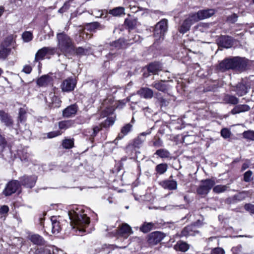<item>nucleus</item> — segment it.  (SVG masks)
Here are the masks:
<instances>
[{
  "mask_svg": "<svg viewBox=\"0 0 254 254\" xmlns=\"http://www.w3.org/2000/svg\"><path fill=\"white\" fill-rule=\"evenodd\" d=\"M21 185L28 188H32L34 186L37 180V177L35 175H24L20 179Z\"/></svg>",
  "mask_w": 254,
  "mask_h": 254,
  "instance_id": "obj_10",
  "label": "nucleus"
},
{
  "mask_svg": "<svg viewBox=\"0 0 254 254\" xmlns=\"http://www.w3.org/2000/svg\"><path fill=\"white\" fill-rule=\"evenodd\" d=\"M32 70L31 67L29 65H26L24 66L22 71L25 72L26 74H29Z\"/></svg>",
  "mask_w": 254,
  "mask_h": 254,
  "instance_id": "obj_61",
  "label": "nucleus"
},
{
  "mask_svg": "<svg viewBox=\"0 0 254 254\" xmlns=\"http://www.w3.org/2000/svg\"><path fill=\"white\" fill-rule=\"evenodd\" d=\"M250 110V107L246 104L239 105L236 106L231 111V114L235 115L242 112L248 111Z\"/></svg>",
  "mask_w": 254,
  "mask_h": 254,
  "instance_id": "obj_23",
  "label": "nucleus"
},
{
  "mask_svg": "<svg viewBox=\"0 0 254 254\" xmlns=\"http://www.w3.org/2000/svg\"><path fill=\"white\" fill-rule=\"evenodd\" d=\"M243 136L247 140L254 141V130H248L243 132Z\"/></svg>",
  "mask_w": 254,
  "mask_h": 254,
  "instance_id": "obj_42",
  "label": "nucleus"
},
{
  "mask_svg": "<svg viewBox=\"0 0 254 254\" xmlns=\"http://www.w3.org/2000/svg\"><path fill=\"white\" fill-rule=\"evenodd\" d=\"M167 28L168 22L166 19H162L155 25L154 29V37L155 42L164 38Z\"/></svg>",
  "mask_w": 254,
  "mask_h": 254,
  "instance_id": "obj_3",
  "label": "nucleus"
},
{
  "mask_svg": "<svg viewBox=\"0 0 254 254\" xmlns=\"http://www.w3.org/2000/svg\"><path fill=\"white\" fill-rule=\"evenodd\" d=\"M52 225V232L53 233H58L60 231L61 228L60 223L57 220L56 216H52L51 218Z\"/></svg>",
  "mask_w": 254,
  "mask_h": 254,
  "instance_id": "obj_26",
  "label": "nucleus"
},
{
  "mask_svg": "<svg viewBox=\"0 0 254 254\" xmlns=\"http://www.w3.org/2000/svg\"><path fill=\"white\" fill-rule=\"evenodd\" d=\"M151 86L158 91L163 93H167L170 88L168 84V81L160 80L154 81L151 85Z\"/></svg>",
  "mask_w": 254,
  "mask_h": 254,
  "instance_id": "obj_9",
  "label": "nucleus"
},
{
  "mask_svg": "<svg viewBox=\"0 0 254 254\" xmlns=\"http://www.w3.org/2000/svg\"><path fill=\"white\" fill-rule=\"evenodd\" d=\"M78 109L76 104H72L64 109L63 111V116L65 118H70L74 116Z\"/></svg>",
  "mask_w": 254,
  "mask_h": 254,
  "instance_id": "obj_15",
  "label": "nucleus"
},
{
  "mask_svg": "<svg viewBox=\"0 0 254 254\" xmlns=\"http://www.w3.org/2000/svg\"><path fill=\"white\" fill-rule=\"evenodd\" d=\"M127 46V44L124 39H119L110 44V50L113 51L114 50L125 49Z\"/></svg>",
  "mask_w": 254,
  "mask_h": 254,
  "instance_id": "obj_20",
  "label": "nucleus"
},
{
  "mask_svg": "<svg viewBox=\"0 0 254 254\" xmlns=\"http://www.w3.org/2000/svg\"><path fill=\"white\" fill-rule=\"evenodd\" d=\"M5 143L6 142L4 138L0 135V146L3 147Z\"/></svg>",
  "mask_w": 254,
  "mask_h": 254,
  "instance_id": "obj_63",
  "label": "nucleus"
},
{
  "mask_svg": "<svg viewBox=\"0 0 254 254\" xmlns=\"http://www.w3.org/2000/svg\"><path fill=\"white\" fill-rule=\"evenodd\" d=\"M68 215L70 220V225L73 228L77 227L81 232H84V229L90 223V218L85 214L74 210L68 211Z\"/></svg>",
  "mask_w": 254,
  "mask_h": 254,
  "instance_id": "obj_1",
  "label": "nucleus"
},
{
  "mask_svg": "<svg viewBox=\"0 0 254 254\" xmlns=\"http://www.w3.org/2000/svg\"><path fill=\"white\" fill-rule=\"evenodd\" d=\"M118 234L127 239L130 235L133 233L131 228L127 224L121 226L118 230Z\"/></svg>",
  "mask_w": 254,
  "mask_h": 254,
  "instance_id": "obj_19",
  "label": "nucleus"
},
{
  "mask_svg": "<svg viewBox=\"0 0 254 254\" xmlns=\"http://www.w3.org/2000/svg\"><path fill=\"white\" fill-rule=\"evenodd\" d=\"M137 94L145 99H151L153 96L154 92L150 88L142 87L137 91Z\"/></svg>",
  "mask_w": 254,
  "mask_h": 254,
  "instance_id": "obj_21",
  "label": "nucleus"
},
{
  "mask_svg": "<svg viewBox=\"0 0 254 254\" xmlns=\"http://www.w3.org/2000/svg\"><path fill=\"white\" fill-rule=\"evenodd\" d=\"M201 182V184L198 188L197 192L201 195L207 194L215 185V181L213 179L203 180Z\"/></svg>",
  "mask_w": 254,
  "mask_h": 254,
  "instance_id": "obj_4",
  "label": "nucleus"
},
{
  "mask_svg": "<svg viewBox=\"0 0 254 254\" xmlns=\"http://www.w3.org/2000/svg\"><path fill=\"white\" fill-rule=\"evenodd\" d=\"M26 110L23 108H20L18 113V122L21 123L25 121L26 120Z\"/></svg>",
  "mask_w": 254,
  "mask_h": 254,
  "instance_id": "obj_44",
  "label": "nucleus"
},
{
  "mask_svg": "<svg viewBox=\"0 0 254 254\" xmlns=\"http://www.w3.org/2000/svg\"><path fill=\"white\" fill-rule=\"evenodd\" d=\"M109 13L114 16H120L122 14H125V8L123 7H117L109 11Z\"/></svg>",
  "mask_w": 254,
  "mask_h": 254,
  "instance_id": "obj_31",
  "label": "nucleus"
},
{
  "mask_svg": "<svg viewBox=\"0 0 254 254\" xmlns=\"http://www.w3.org/2000/svg\"><path fill=\"white\" fill-rule=\"evenodd\" d=\"M245 209L254 214V205L250 203H247L244 206Z\"/></svg>",
  "mask_w": 254,
  "mask_h": 254,
  "instance_id": "obj_52",
  "label": "nucleus"
},
{
  "mask_svg": "<svg viewBox=\"0 0 254 254\" xmlns=\"http://www.w3.org/2000/svg\"><path fill=\"white\" fill-rule=\"evenodd\" d=\"M29 239L32 243L37 245H43L45 241L43 238L38 234H32L29 236Z\"/></svg>",
  "mask_w": 254,
  "mask_h": 254,
  "instance_id": "obj_24",
  "label": "nucleus"
},
{
  "mask_svg": "<svg viewBox=\"0 0 254 254\" xmlns=\"http://www.w3.org/2000/svg\"><path fill=\"white\" fill-rule=\"evenodd\" d=\"M125 24L129 29H133L136 26L137 19L134 18H126L125 21Z\"/></svg>",
  "mask_w": 254,
  "mask_h": 254,
  "instance_id": "obj_35",
  "label": "nucleus"
},
{
  "mask_svg": "<svg viewBox=\"0 0 254 254\" xmlns=\"http://www.w3.org/2000/svg\"><path fill=\"white\" fill-rule=\"evenodd\" d=\"M18 154L22 161L27 160L29 157V154L27 153V152H25L24 150H19L18 151Z\"/></svg>",
  "mask_w": 254,
  "mask_h": 254,
  "instance_id": "obj_48",
  "label": "nucleus"
},
{
  "mask_svg": "<svg viewBox=\"0 0 254 254\" xmlns=\"http://www.w3.org/2000/svg\"><path fill=\"white\" fill-rule=\"evenodd\" d=\"M53 254H65L64 253V252L61 250L55 249V250H53Z\"/></svg>",
  "mask_w": 254,
  "mask_h": 254,
  "instance_id": "obj_64",
  "label": "nucleus"
},
{
  "mask_svg": "<svg viewBox=\"0 0 254 254\" xmlns=\"http://www.w3.org/2000/svg\"><path fill=\"white\" fill-rule=\"evenodd\" d=\"M73 140L71 139H65L63 141L62 145L65 149H70L73 146Z\"/></svg>",
  "mask_w": 254,
  "mask_h": 254,
  "instance_id": "obj_43",
  "label": "nucleus"
},
{
  "mask_svg": "<svg viewBox=\"0 0 254 254\" xmlns=\"http://www.w3.org/2000/svg\"><path fill=\"white\" fill-rule=\"evenodd\" d=\"M218 45L222 47L229 48L231 47L233 43V38L229 36H221L217 40Z\"/></svg>",
  "mask_w": 254,
  "mask_h": 254,
  "instance_id": "obj_14",
  "label": "nucleus"
},
{
  "mask_svg": "<svg viewBox=\"0 0 254 254\" xmlns=\"http://www.w3.org/2000/svg\"><path fill=\"white\" fill-rule=\"evenodd\" d=\"M175 248L176 250L185 252L189 249V246L186 242L180 241L175 245Z\"/></svg>",
  "mask_w": 254,
  "mask_h": 254,
  "instance_id": "obj_34",
  "label": "nucleus"
},
{
  "mask_svg": "<svg viewBox=\"0 0 254 254\" xmlns=\"http://www.w3.org/2000/svg\"><path fill=\"white\" fill-rule=\"evenodd\" d=\"M22 38L25 42L30 41L33 38L32 33L29 31L24 32L22 34Z\"/></svg>",
  "mask_w": 254,
  "mask_h": 254,
  "instance_id": "obj_46",
  "label": "nucleus"
},
{
  "mask_svg": "<svg viewBox=\"0 0 254 254\" xmlns=\"http://www.w3.org/2000/svg\"><path fill=\"white\" fill-rule=\"evenodd\" d=\"M230 134L231 132L230 130L226 128H223L221 130V135L224 138H229L230 136Z\"/></svg>",
  "mask_w": 254,
  "mask_h": 254,
  "instance_id": "obj_49",
  "label": "nucleus"
},
{
  "mask_svg": "<svg viewBox=\"0 0 254 254\" xmlns=\"http://www.w3.org/2000/svg\"><path fill=\"white\" fill-rule=\"evenodd\" d=\"M51 81V77L48 75H45L37 79V84L40 86H46L50 84Z\"/></svg>",
  "mask_w": 254,
  "mask_h": 254,
  "instance_id": "obj_27",
  "label": "nucleus"
},
{
  "mask_svg": "<svg viewBox=\"0 0 254 254\" xmlns=\"http://www.w3.org/2000/svg\"><path fill=\"white\" fill-rule=\"evenodd\" d=\"M10 49L5 47L4 44H1L0 49V59H5L10 52Z\"/></svg>",
  "mask_w": 254,
  "mask_h": 254,
  "instance_id": "obj_37",
  "label": "nucleus"
},
{
  "mask_svg": "<svg viewBox=\"0 0 254 254\" xmlns=\"http://www.w3.org/2000/svg\"><path fill=\"white\" fill-rule=\"evenodd\" d=\"M168 165L166 163H161L155 167V171L160 175L164 174L167 170Z\"/></svg>",
  "mask_w": 254,
  "mask_h": 254,
  "instance_id": "obj_38",
  "label": "nucleus"
},
{
  "mask_svg": "<svg viewBox=\"0 0 254 254\" xmlns=\"http://www.w3.org/2000/svg\"><path fill=\"white\" fill-rule=\"evenodd\" d=\"M214 13L215 10L213 9L200 10L196 13L191 15V20L193 19L198 21L208 18L213 15Z\"/></svg>",
  "mask_w": 254,
  "mask_h": 254,
  "instance_id": "obj_6",
  "label": "nucleus"
},
{
  "mask_svg": "<svg viewBox=\"0 0 254 254\" xmlns=\"http://www.w3.org/2000/svg\"><path fill=\"white\" fill-rule=\"evenodd\" d=\"M238 17V16L236 14L233 13L228 16L227 21L232 23H234L237 21Z\"/></svg>",
  "mask_w": 254,
  "mask_h": 254,
  "instance_id": "obj_53",
  "label": "nucleus"
},
{
  "mask_svg": "<svg viewBox=\"0 0 254 254\" xmlns=\"http://www.w3.org/2000/svg\"><path fill=\"white\" fill-rule=\"evenodd\" d=\"M229 188L228 185H217L213 188V191L216 193L223 192Z\"/></svg>",
  "mask_w": 254,
  "mask_h": 254,
  "instance_id": "obj_40",
  "label": "nucleus"
},
{
  "mask_svg": "<svg viewBox=\"0 0 254 254\" xmlns=\"http://www.w3.org/2000/svg\"><path fill=\"white\" fill-rule=\"evenodd\" d=\"M190 27V19L189 18L186 19L182 24L181 25L179 28V32L181 33L185 34L188 31Z\"/></svg>",
  "mask_w": 254,
  "mask_h": 254,
  "instance_id": "obj_28",
  "label": "nucleus"
},
{
  "mask_svg": "<svg viewBox=\"0 0 254 254\" xmlns=\"http://www.w3.org/2000/svg\"><path fill=\"white\" fill-rule=\"evenodd\" d=\"M73 121L72 120H67L61 121L59 123V127L61 129H66L72 126Z\"/></svg>",
  "mask_w": 254,
  "mask_h": 254,
  "instance_id": "obj_36",
  "label": "nucleus"
},
{
  "mask_svg": "<svg viewBox=\"0 0 254 254\" xmlns=\"http://www.w3.org/2000/svg\"><path fill=\"white\" fill-rule=\"evenodd\" d=\"M49 253V254H51L50 253V250L47 248H46L44 249H37L35 251V254H48Z\"/></svg>",
  "mask_w": 254,
  "mask_h": 254,
  "instance_id": "obj_56",
  "label": "nucleus"
},
{
  "mask_svg": "<svg viewBox=\"0 0 254 254\" xmlns=\"http://www.w3.org/2000/svg\"><path fill=\"white\" fill-rule=\"evenodd\" d=\"M160 185L165 189L169 190H176L177 188V183L174 180H167L160 183Z\"/></svg>",
  "mask_w": 254,
  "mask_h": 254,
  "instance_id": "obj_22",
  "label": "nucleus"
},
{
  "mask_svg": "<svg viewBox=\"0 0 254 254\" xmlns=\"http://www.w3.org/2000/svg\"><path fill=\"white\" fill-rule=\"evenodd\" d=\"M90 25L93 29L98 28L100 26V23L97 22L91 23L90 24Z\"/></svg>",
  "mask_w": 254,
  "mask_h": 254,
  "instance_id": "obj_62",
  "label": "nucleus"
},
{
  "mask_svg": "<svg viewBox=\"0 0 254 254\" xmlns=\"http://www.w3.org/2000/svg\"><path fill=\"white\" fill-rule=\"evenodd\" d=\"M57 38L58 48L65 56L69 57L74 53L73 42L67 35L63 32L58 33Z\"/></svg>",
  "mask_w": 254,
  "mask_h": 254,
  "instance_id": "obj_2",
  "label": "nucleus"
},
{
  "mask_svg": "<svg viewBox=\"0 0 254 254\" xmlns=\"http://www.w3.org/2000/svg\"><path fill=\"white\" fill-rule=\"evenodd\" d=\"M89 52V49L87 48H83L82 47H78L74 50L73 53H75L77 55L83 56L86 55Z\"/></svg>",
  "mask_w": 254,
  "mask_h": 254,
  "instance_id": "obj_45",
  "label": "nucleus"
},
{
  "mask_svg": "<svg viewBox=\"0 0 254 254\" xmlns=\"http://www.w3.org/2000/svg\"><path fill=\"white\" fill-rule=\"evenodd\" d=\"M12 38L11 36L7 37L1 44H4L5 47L7 48L11 43Z\"/></svg>",
  "mask_w": 254,
  "mask_h": 254,
  "instance_id": "obj_58",
  "label": "nucleus"
},
{
  "mask_svg": "<svg viewBox=\"0 0 254 254\" xmlns=\"http://www.w3.org/2000/svg\"><path fill=\"white\" fill-rule=\"evenodd\" d=\"M62 134V132L59 130L51 131L47 133V137L52 138L58 136Z\"/></svg>",
  "mask_w": 254,
  "mask_h": 254,
  "instance_id": "obj_51",
  "label": "nucleus"
},
{
  "mask_svg": "<svg viewBox=\"0 0 254 254\" xmlns=\"http://www.w3.org/2000/svg\"><path fill=\"white\" fill-rule=\"evenodd\" d=\"M211 254H225V251L222 248L217 247L211 250Z\"/></svg>",
  "mask_w": 254,
  "mask_h": 254,
  "instance_id": "obj_50",
  "label": "nucleus"
},
{
  "mask_svg": "<svg viewBox=\"0 0 254 254\" xmlns=\"http://www.w3.org/2000/svg\"><path fill=\"white\" fill-rule=\"evenodd\" d=\"M210 83V85L206 88H204L203 90V91L204 92H208V91H211L214 90V89L216 88L215 84L214 83L212 84L211 82H209V83L207 84V85H209Z\"/></svg>",
  "mask_w": 254,
  "mask_h": 254,
  "instance_id": "obj_54",
  "label": "nucleus"
},
{
  "mask_svg": "<svg viewBox=\"0 0 254 254\" xmlns=\"http://www.w3.org/2000/svg\"><path fill=\"white\" fill-rule=\"evenodd\" d=\"M233 58L226 59L219 64L217 68L223 72L230 69H233Z\"/></svg>",
  "mask_w": 254,
  "mask_h": 254,
  "instance_id": "obj_18",
  "label": "nucleus"
},
{
  "mask_svg": "<svg viewBox=\"0 0 254 254\" xmlns=\"http://www.w3.org/2000/svg\"><path fill=\"white\" fill-rule=\"evenodd\" d=\"M233 69L239 72L245 70L248 65V60L238 57L233 58Z\"/></svg>",
  "mask_w": 254,
  "mask_h": 254,
  "instance_id": "obj_5",
  "label": "nucleus"
},
{
  "mask_svg": "<svg viewBox=\"0 0 254 254\" xmlns=\"http://www.w3.org/2000/svg\"><path fill=\"white\" fill-rule=\"evenodd\" d=\"M54 49L51 47H43L39 50L35 55V61L38 62L44 59L47 54H53Z\"/></svg>",
  "mask_w": 254,
  "mask_h": 254,
  "instance_id": "obj_13",
  "label": "nucleus"
},
{
  "mask_svg": "<svg viewBox=\"0 0 254 254\" xmlns=\"http://www.w3.org/2000/svg\"><path fill=\"white\" fill-rule=\"evenodd\" d=\"M50 97L51 99V103L52 104L53 106H54L55 107H59L60 106L61 102L60 99L52 93L50 94Z\"/></svg>",
  "mask_w": 254,
  "mask_h": 254,
  "instance_id": "obj_41",
  "label": "nucleus"
},
{
  "mask_svg": "<svg viewBox=\"0 0 254 254\" xmlns=\"http://www.w3.org/2000/svg\"><path fill=\"white\" fill-rule=\"evenodd\" d=\"M0 121L6 127L13 125V122L11 116L3 110H0Z\"/></svg>",
  "mask_w": 254,
  "mask_h": 254,
  "instance_id": "obj_16",
  "label": "nucleus"
},
{
  "mask_svg": "<svg viewBox=\"0 0 254 254\" xmlns=\"http://www.w3.org/2000/svg\"><path fill=\"white\" fill-rule=\"evenodd\" d=\"M225 103L231 105H237L239 103V99L236 96L230 94H226L223 97Z\"/></svg>",
  "mask_w": 254,
  "mask_h": 254,
  "instance_id": "obj_25",
  "label": "nucleus"
},
{
  "mask_svg": "<svg viewBox=\"0 0 254 254\" xmlns=\"http://www.w3.org/2000/svg\"><path fill=\"white\" fill-rule=\"evenodd\" d=\"M155 154L158 155L161 158H169L171 157L170 152L165 149H160L157 150Z\"/></svg>",
  "mask_w": 254,
  "mask_h": 254,
  "instance_id": "obj_33",
  "label": "nucleus"
},
{
  "mask_svg": "<svg viewBox=\"0 0 254 254\" xmlns=\"http://www.w3.org/2000/svg\"><path fill=\"white\" fill-rule=\"evenodd\" d=\"M153 145L156 147H159L163 146V141L162 140L158 138L153 142Z\"/></svg>",
  "mask_w": 254,
  "mask_h": 254,
  "instance_id": "obj_59",
  "label": "nucleus"
},
{
  "mask_svg": "<svg viewBox=\"0 0 254 254\" xmlns=\"http://www.w3.org/2000/svg\"><path fill=\"white\" fill-rule=\"evenodd\" d=\"M231 90L236 92L239 96H242L246 94L248 92V88L246 85L243 83L240 82L236 86L232 87Z\"/></svg>",
  "mask_w": 254,
  "mask_h": 254,
  "instance_id": "obj_17",
  "label": "nucleus"
},
{
  "mask_svg": "<svg viewBox=\"0 0 254 254\" xmlns=\"http://www.w3.org/2000/svg\"><path fill=\"white\" fill-rule=\"evenodd\" d=\"M20 182L17 180L9 182L6 185L3 193L5 196H9L14 193L20 188Z\"/></svg>",
  "mask_w": 254,
  "mask_h": 254,
  "instance_id": "obj_7",
  "label": "nucleus"
},
{
  "mask_svg": "<svg viewBox=\"0 0 254 254\" xmlns=\"http://www.w3.org/2000/svg\"><path fill=\"white\" fill-rule=\"evenodd\" d=\"M91 14L95 16L96 17H101L102 15V11L97 9H94L92 10Z\"/></svg>",
  "mask_w": 254,
  "mask_h": 254,
  "instance_id": "obj_57",
  "label": "nucleus"
},
{
  "mask_svg": "<svg viewBox=\"0 0 254 254\" xmlns=\"http://www.w3.org/2000/svg\"><path fill=\"white\" fill-rule=\"evenodd\" d=\"M69 8V1H66L64 3V5L59 9V12L61 13H63L64 12H65L68 8Z\"/></svg>",
  "mask_w": 254,
  "mask_h": 254,
  "instance_id": "obj_55",
  "label": "nucleus"
},
{
  "mask_svg": "<svg viewBox=\"0 0 254 254\" xmlns=\"http://www.w3.org/2000/svg\"><path fill=\"white\" fill-rule=\"evenodd\" d=\"M132 125L127 124L124 126L122 129L121 132L119 134L117 139H121L127 135L131 129Z\"/></svg>",
  "mask_w": 254,
  "mask_h": 254,
  "instance_id": "obj_30",
  "label": "nucleus"
},
{
  "mask_svg": "<svg viewBox=\"0 0 254 254\" xmlns=\"http://www.w3.org/2000/svg\"><path fill=\"white\" fill-rule=\"evenodd\" d=\"M76 82L72 77H68L64 80L61 84V89L63 92H69L73 91L75 86Z\"/></svg>",
  "mask_w": 254,
  "mask_h": 254,
  "instance_id": "obj_11",
  "label": "nucleus"
},
{
  "mask_svg": "<svg viewBox=\"0 0 254 254\" xmlns=\"http://www.w3.org/2000/svg\"><path fill=\"white\" fill-rule=\"evenodd\" d=\"M252 172L249 170L245 173L244 175V181L246 182H250L252 180Z\"/></svg>",
  "mask_w": 254,
  "mask_h": 254,
  "instance_id": "obj_47",
  "label": "nucleus"
},
{
  "mask_svg": "<svg viewBox=\"0 0 254 254\" xmlns=\"http://www.w3.org/2000/svg\"><path fill=\"white\" fill-rule=\"evenodd\" d=\"M154 224L152 222H144L140 228V230L143 233H147L153 227Z\"/></svg>",
  "mask_w": 254,
  "mask_h": 254,
  "instance_id": "obj_39",
  "label": "nucleus"
},
{
  "mask_svg": "<svg viewBox=\"0 0 254 254\" xmlns=\"http://www.w3.org/2000/svg\"><path fill=\"white\" fill-rule=\"evenodd\" d=\"M9 211V207L7 205H2L0 208V213L2 214H7Z\"/></svg>",
  "mask_w": 254,
  "mask_h": 254,
  "instance_id": "obj_60",
  "label": "nucleus"
},
{
  "mask_svg": "<svg viewBox=\"0 0 254 254\" xmlns=\"http://www.w3.org/2000/svg\"><path fill=\"white\" fill-rule=\"evenodd\" d=\"M165 237V234L159 231L150 233L148 236L147 242L151 245H155L160 243Z\"/></svg>",
  "mask_w": 254,
  "mask_h": 254,
  "instance_id": "obj_8",
  "label": "nucleus"
},
{
  "mask_svg": "<svg viewBox=\"0 0 254 254\" xmlns=\"http://www.w3.org/2000/svg\"><path fill=\"white\" fill-rule=\"evenodd\" d=\"M161 66L158 63H153L149 64L148 66V71L154 74H157L161 70Z\"/></svg>",
  "mask_w": 254,
  "mask_h": 254,
  "instance_id": "obj_32",
  "label": "nucleus"
},
{
  "mask_svg": "<svg viewBox=\"0 0 254 254\" xmlns=\"http://www.w3.org/2000/svg\"><path fill=\"white\" fill-rule=\"evenodd\" d=\"M150 133V132H143L140 133V135L134 139L133 145L136 147H139V145L144 141L145 139V136L147 134H149Z\"/></svg>",
  "mask_w": 254,
  "mask_h": 254,
  "instance_id": "obj_29",
  "label": "nucleus"
},
{
  "mask_svg": "<svg viewBox=\"0 0 254 254\" xmlns=\"http://www.w3.org/2000/svg\"><path fill=\"white\" fill-rule=\"evenodd\" d=\"M114 123V120L111 118H109L107 119L104 122L101 124L96 126L93 128V132L91 136L93 137L95 136L102 129L103 127L106 128L112 126Z\"/></svg>",
  "mask_w": 254,
  "mask_h": 254,
  "instance_id": "obj_12",
  "label": "nucleus"
}]
</instances>
